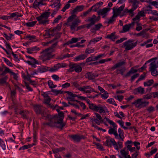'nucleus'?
Here are the masks:
<instances>
[{
	"mask_svg": "<svg viewBox=\"0 0 158 158\" xmlns=\"http://www.w3.org/2000/svg\"><path fill=\"white\" fill-rule=\"evenodd\" d=\"M115 32H113L110 35H107L106 38L111 40L113 41H114L117 38L115 35Z\"/></svg>",
	"mask_w": 158,
	"mask_h": 158,
	"instance_id": "35",
	"label": "nucleus"
},
{
	"mask_svg": "<svg viewBox=\"0 0 158 158\" xmlns=\"http://www.w3.org/2000/svg\"><path fill=\"white\" fill-rule=\"evenodd\" d=\"M76 101L78 102L79 106H80L83 109L85 110L86 108V106L84 103L80 101H77V100Z\"/></svg>",
	"mask_w": 158,
	"mask_h": 158,
	"instance_id": "55",
	"label": "nucleus"
},
{
	"mask_svg": "<svg viewBox=\"0 0 158 158\" xmlns=\"http://www.w3.org/2000/svg\"><path fill=\"white\" fill-rule=\"evenodd\" d=\"M41 115L45 117L46 120L48 121L47 124L51 127L62 129L65 125V123H63L62 118H59L57 115L52 116L47 114L45 116L44 114H42Z\"/></svg>",
	"mask_w": 158,
	"mask_h": 158,
	"instance_id": "1",
	"label": "nucleus"
},
{
	"mask_svg": "<svg viewBox=\"0 0 158 158\" xmlns=\"http://www.w3.org/2000/svg\"><path fill=\"white\" fill-rule=\"evenodd\" d=\"M107 102L110 104L114 105L115 106H117V105L114 99L113 98H109L107 100Z\"/></svg>",
	"mask_w": 158,
	"mask_h": 158,
	"instance_id": "56",
	"label": "nucleus"
},
{
	"mask_svg": "<svg viewBox=\"0 0 158 158\" xmlns=\"http://www.w3.org/2000/svg\"><path fill=\"white\" fill-rule=\"evenodd\" d=\"M28 114V112L26 110H22L19 112V114L23 118H27Z\"/></svg>",
	"mask_w": 158,
	"mask_h": 158,
	"instance_id": "38",
	"label": "nucleus"
},
{
	"mask_svg": "<svg viewBox=\"0 0 158 158\" xmlns=\"http://www.w3.org/2000/svg\"><path fill=\"white\" fill-rule=\"evenodd\" d=\"M132 7L136 9L139 6V2L137 0H129L128 1Z\"/></svg>",
	"mask_w": 158,
	"mask_h": 158,
	"instance_id": "22",
	"label": "nucleus"
},
{
	"mask_svg": "<svg viewBox=\"0 0 158 158\" xmlns=\"http://www.w3.org/2000/svg\"><path fill=\"white\" fill-rule=\"evenodd\" d=\"M56 29H55L49 30L46 32L44 36H46V37H50V36H53L55 34L54 31Z\"/></svg>",
	"mask_w": 158,
	"mask_h": 158,
	"instance_id": "29",
	"label": "nucleus"
},
{
	"mask_svg": "<svg viewBox=\"0 0 158 158\" xmlns=\"http://www.w3.org/2000/svg\"><path fill=\"white\" fill-rule=\"evenodd\" d=\"M47 49L43 50L40 53L39 57L43 62L50 60L53 57L52 51Z\"/></svg>",
	"mask_w": 158,
	"mask_h": 158,
	"instance_id": "4",
	"label": "nucleus"
},
{
	"mask_svg": "<svg viewBox=\"0 0 158 158\" xmlns=\"http://www.w3.org/2000/svg\"><path fill=\"white\" fill-rule=\"evenodd\" d=\"M135 22H133L131 23L127 24L123 26V32H126L129 31L130 29L132 28L135 26Z\"/></svg>",
	"mask_w": 158,
	"mask_h": 158,
	"instance_id": "16",
	"label": "nucleus"
},
{
	"mask_svg": "<svg viewBox=\"0 0 158 158\" xmlns=\"http://www.w3.org/2000/svg\"><path fill=\"white\" fill-rule=\"evenodd\" d=\"M150 2H148V3L151 4L152 5L154 6L157 7V6H158V2L156 1H152V0H150Z\"/></svg>",
	"mask_w": 158,
	"mask_h": 158,
	"instance_id": "54",
	"label": "nucleus"
},
{
	"mask_svg": "<svg viewBox=\"0 0 158 158\" xmlns=\"http://www.w3.org/2000/svg\"><path fill=\"white\" fill-rule=\"evenodd\" d=\"M40 5H41L40 2H37L35 0L32 5V7L35 9H36L37 8H39V6Z\"/></svg>",
	"mask_w": 158,
	"mask_h": 158,
	"instance_id": "45",
	"label": "nucleus"
},
{
	"mask_svg": "<svg viewBox=\"0 0 158 158\" xmlns=\"http://www.w3.org/2000/svg\"><path fill=\"white\" fill-rule=\"evenodd\" d=\"M89 108L90 109L94 111L97 112V109L98 107V105H97L95 104L92 103L89 105Z\"/></svg>",
	"mask_w": 158,
	"mask_h": 158,
	"instance_id": "34",
	"label": "nucleus"
},
{
	"mask_svg": "<svg viewBox=\"0 0 158 158\" xmlns=\"http://www.w3.org/2000/svg\"><path fill=\"white\" fill-rule=\"evenodd\" d=\"M60 0H55L53 3L50 6L52 8H56L57 10H58L60 6Z\"/></svg>",
	"mask_w": 158,
	"mask_h": 158,
	"instance_id": "25",
	"label": "nucleus"
},
{
	"mask_svg": "<svg viewBox=\"0 0 158 158\" xmlns=\"http://www.w3.org/2000/svg\"><path fill=\"white\" fill-rule=\"evenodd\" d=\"M104 56V54H100L94 57L92 56V57L93 59V61H95L96 60H97L98 59L102 57V56Z\"/></svg>",
	"mask_w": 158,
	"mask_h": 158,
	"instance_id": "53",
	"label": "nucleus"
},
{
	"mask_svg": "<svg viewBox=\"0 0 158 158\" xmlns=\"http://www.w3.org/2000/svg\"><path fill=\"white\" fill-rule=\"evenodd\" d=\"M41 95L43 96L44 98V102L48 105L49 107H53L52 105L50 104V101L51 100V98L48 96V94L46 93L43 92Z\"/></svg>",
	"mask_w": 158,
	"mask_h": 158,
	"instance_id": "13",
	"label": "nucleus"
},
{
	"mask_svg": "<svg viewBox=\"0 0 158 158\" xmlns=\"http://www.w3.org/2000/svg\"><path fill=\"white\" fill-rule=\"evenodd\" d=\"M4 61L6 64L7 65L10 66H12V64L6 58H3Z\"/></svg>",
	"mask_w": 158,
	"mask_h": 158,
	"instance_id": "61",
	"label": "nucleus"
},
{
	"mask_svg": "<svg viewBox=\"0 0 158 158\" xmlns=\"http://www.w3.org/2000/svg\"><path fill=\"white\" fill-rule=\"evenodd\" d=\"M81 64H77L74 69L70 70L71 71H75L76 73H79L81 71L82 69L81 67Z\"/></svg>",
	"mask_w": 158,
	"mask_h": 158,
	"instance_id": "32",
	"label": "nucleus"
},
{
	"mask_svg": "<svg viewBox=\"0 0 158 158\" xmlns=\"http://www.w3.org/2000/svg\"><path fill=\"white\" fill-rule=\"evenodd\" d=\"M71 57V55L69 54H67L63 56H59L58 58V59L60 60H62L66 58H69Z\"/></svg>",
	"mask_w": 158,
	"mask_h": 158,
	"instance_id": "46",
	"label": "nucleus"
},
{
	"mask_svg": "<svg viewBox=\"0 0 158 158\" xmlns=\"http://www.w3.org/2000/svg\"><path fill=\"white\" fill-rule=\"evenodd\" d=\"M49 69H50V67L46 66H40L38 67L37 72L40 73H42L48 71H49Z\"/></svg>",
	"mask_w": 158,
	"mask_h": 158,
	"instance_id": "23",
	"label": "nucleus"
},
{
	"mask_svg": "<svg viewBox=\"0 0 158 158\" xmlns=\"http://www.w3.org/2000/svg\"><path fill=\"white\" fill-rule=\"evenodd\" d=\"M144 88L141 87H139L138 88L135 89L134 90V93L136 94H143L144 93Z\"/></svg>",
	"mask_w": 158,
	"mask_h": 158,
	"instance_id": "28",
	"label": "nucleus"
},
{
	"mask_svg": "<svg viewBox=\"0 0 158 158\" xmlns=\"http://www.w3.org/2000/svg\"><path fill=\"white\" fill-rule=\"evenodd\" d=\"M69 137L72 138L74 141L77 142H79L81 139L85 138V137L83 135H72L69 136Z\"/></svg>",
	"mask_w": 158,
	"mask_h": 158,
	"instance_id": "17",
	"label": "nucleus"
},
{
	"mask_svg": "<svg viewBox=\"0 0 158 158\" xmlns=\"http://www.w3.org/2000/svg\"><path fill=\"white\" fill-rule=\"evenodd\" d=\"M102 39V37H98L93 39H91L89 42V45L90 44L92 43H96L101 40Z\"/></svg>",
	"mask_w": 158,
	"mask_h": 158,
	"instance_id": "37",
	"label": "nucleus"
},
{
	"mask_svg": "<svg viewBox=\"0 0 158 158\" xmlns=\"http://www.w3.org/2000/svg\"><path fill=\"white\" fill-rule=\"evenodd\" d=\"M67 93L69 94V95L70 97H68V98L69 99L70 101H73L74 98H73L76 97L77 95L75 94H73L72 93L69 92H67Z\"/></svg>",
	"mask_w": 158,
	"mask_h": 158,
	"instance_id": "47",
	"label": "nucleus"
},
{
	"mask_svg": "<svg viewBox=\"0 0 158 158\" xmlns=\"http://www.w3.org/2000/svg\"><path fill=\"white\" fill-rule=\"evenodd\" d=\"M102 26V24L100 23L95 25L94 30L96 31L98 30Z\"/></svg>",
	"mask_w": 158,
	"mask_h": 158,
	"instance_id": "63",
	"label": "nucleus"
},
{
	"mask_svg": "<svg viewBox=\"0 0 158 158\" xmlns=\"http://www.w3.org/2000/svg\"><path fill=\"white\" fill-rule=\"evenodd\" d=\"M149 70L151 72V74L153 76H156L158 75V70L156 69L158 68V65L154 62L151 63L150 64Z\"/></svg>",
	"mask_w": 158,
	"mask_h": 158,
	"instance_id": "9",
	"label": "nucleus"
},
{
	"mask_svg": "<svg viewBox=\"0 0 158 158\" xmlns=\"http://www.w3.org/2000/svg\"><path fill=\"white\" fill-rule=\"evenodd\" d=\"M121 11H120L119 10L118 8L116 9L115 10H114V15H116V17H117V16L120 14V13H121Z\"/></svg>",
	"mask_w": 158,
	"mask_h": 158,
	"instance_id": "64",
	"label": "nucleus"
},
{
	"mask_svg": "<svg viewBox=\"0 0 158 158\" xmlns=\"http://www.w3.org/2000/svg\"><path fill=\"white\" fill-rule=\"evenodd\" d=\"M120 153L121 156L124 158H131L129 154V151L128 149L125 147L120 151Z\"/></svg>",
	"mask_w": 158,
	"mask_h": 158,
	"instance_id": "18",
	"label": "nucleus"
},
{
	"mask_svg": "<svg viewBox=\"0 0 158 158\" xmlns=\"http://www.w3.org/2000/svg\"><path fill=\"white\" fill-rule=\"evenodd\" d=\"M36 113L40 114L41 113V106L40 105H35L34 107Z\"/></svg>",
	"mask_w": 158,
	"mask_h": 158,
	"instance_id": "40",
	"label": "nucleus"
},
{
	"mask_svg": "<svg viewBox=\"0 0 158 158\" xmlns=\"http://www.w3.org/2000/svg\"><path fill=\"white\" fill-rule=\"evenodd\" d=\"M86 75L87 76V78L90 80H93L98 76V74L91 72L87 73Z\"/></svg>",
	"mask_w": 158,
	"mask_h": 158,
	"instance_id": "26",
	"label": "nucleus"
},
{
	"mask_svg": "<svg viewBox=\"0 0 158 158\" xmlns=\"http://www.w3.org/2000/svg\"><path fill=\"white\" fill-rule=\"evenodd\" d=\"M118 137L116 139L119 140L120 141H123L124 138V133L123 130L121 128H119L118 130Z\"/></svg>",
	"mask_w": 158,
	"mask_h": 158,
	"instance_id": "24",
	"label": "nucleus"
},
{
	"mask_svg": "<svg viewBox=\"0 0 158 158\" xmlns=\"http://www.w3.org/2000/svg\"><path fill=\"white\" fill-rule=\"evenodd\" d=\"M9 36L8 35L6 34H4V37H5L7 40H11L13 36V35L12 34H9Z\"/></svg>",
	"mask_w": 158,
	"mask_h": 158,
	"instance_id": "58",
	"label": "nucleus"
},
{
	"mask_svg": "<svg viewBox=\"0 0 158 158\" xmlns=\"http://www.w3.org/2000/svg\"><path fill=\"white\" fill-rule=\"evenodd\" d=\"M80 39L76 38H73L71 40L69 41L66 44L67 45H69L70 44H72L74 43H75L77 42L78 40H80Z\"/></svg>",
	"mask_w": 158,
	"mask_h": 158,
	"instance_id": "39",
	"label": "nucleus"
},
{
	"mask_svg": "<svg viewBox=\"0 0 158 158\" xmlns=\"http://www.w3.org/2000/svg\"><path fill=\"white\" fill-rule=\"evenodd\" d=\"M71 84L73 85L75 88H77L79 90V88L80 87H81L80 86L79 84L76 81H71Z\"/></svg>",
	"mask_w": 158,
	"mask_h": 158,
	"instance_id": "52",
	"label": "nucleus"
},
{
	"mask_svg": "<svg viewBox=\"0 0 158 158\" xmlns=\"http://www.w3.org/2000/svg\"><path fill=\"white\" fill-rule=\"evenodd\" d=\"M98 111L100 114L109 112L108 109L105 106H102L100 104H98V107L97 109V112Z\"/></svg>",
	"mask_w": 158,
	"mask_h": 158,
	"instance_id": "20",
	"label": "nucleus"
},
{
	"mask_svg": "<svg viewBox=\"0 0 158 158\" xmlns=\"http://www.w3.org/2000/svg\"><path fill=\"white\" fill-rule=\"evenodd\" d=\"M90 121L92 122V126L94 127L95 128L98 130H100V128L96 125L95 123L99 125L100 124V121L99 119L95 118L94 116H93L92 118H90Z\"/></svg>",
	"mask_w": 158,
	"mask_h": 158,
	"instance_id": "14",
	"label": "nucleus"
},
{
	"mask_svg": "<svg viewBox=\"0 0 158 158\" xmlns=\"http://www.w3.org/2000/svg\"><path fill=\"white\" fill-rule=\"evenodd\" d=\"M105 143L106 144V146L108 147H111L112 145L116 150H118V147L117 143L113 138H110V137L107 138Z\"/></svg>",
	"mask_w": 158,
	"mask_h": 158,
	"instance_id": "10",
	"label": "nucleus"
},
{
	"mask_svg": "<svg viewBox=\"0 0 158 158\" xmlns=\"http://www.w3.org/2000/svg\"><path fill=\"white\" fill-rule=\"evenodd\" d=\"M11 70L9 69L7 67H5V69L4 71L2 72V73H1V74L0 76H4L7 73H10Z\"/></svg>",
	"mask_w": 158,
	"mask_h": 158,
	"instance_id": "48",
	"label": "nucleus"
},
{
	"mask_svg": "<svg viewBox=\"0 0 158 158\" xmlns=\"http://www.w3.org/2000/svg\"><path fill=\"white\" fill-rule=\"evenodd\" d=\"M48 84L49 87L51 88H54L56 87V85H54L53 82L51 80H49L48 81Z\"/></svg>",
	"mask_w": 158,
	"mask_h": 158,
	"instance_id": "49",
	"label": "nucleus"
},
{
	"mask_svg": "<svg viewBox=\"0 0 158 158\" xmlns=\"http://www.w3.org/2000/svg\"><path fill=\"white\" fill-rule=\"evenodd\" d=\"M84 6L83 5L78 6L76 7L73 10V13H75L77 12H80L82 11L84 9Z\"/></svg>",
	"mask_w": 158,
	"mask_h": 158,
	"instance_id": "36",
	"label": "nucleus"
},
{
	"mask_svg": "<svg viewBox=\"0 0 158 158\" xmlns=\"http://www.w3.org/2000/svg\"><path fill=\"white\" fill-rule=\"evenodd\" d=\"M110 10V8L105 7L99 10L98 12V13L99 15L102 16L103 18H104L107 15L108 12Z\"/></svg>",
	"mask_w": 158,
	"mask_h": 158,
	"instance_id": "19",
	"label": "nucleus"
},
{
	"mask_svg": "<svg viewBox=\"0 0 158 158\" xmlns=\"http://www.w3.org/2000/svg\"><path fill=\"white\" fill-rule=\"evenodd\" d=\"M104 94H101V97L104 99H106L109 97L108 94L106 91V93H103Z\"/></svg>",
	"mask_w": 158,
	"mask_h": 158,
	"instance_id": "60",
	"label": "nucleus"
},
{
	"mask_svg": "<svg viewBox=\"0 0 158 158\" xmlns=\"http://www.w3.org/2000/svg\"><path fill=\"white\" fill-rule=\"evenodd\" d=\"M104 119L107 121L108 123L113 127V128L110 129L108 131V133L110 135L113 134L115 136V138H118V133L116 128L117 127L116 124L112 121L110 120L109 118L105 117Z\"/></svg>",
	"mask_w": 158,
	"mask_h": 158,
	"instance_id": "5",
	"label": "nucleus"
},
{
	"mask_svg": "<svg viewBox=\"0 0 158 158\" xmlns=\"http://www.w3.org/2000/svg\"><path fill=\"white\" fill-rule=\"evenodd\" d=\"M125 64V62L124 61L119 62L115 64L112 66L111 69L114 70L116 68L119 67Z\"/></svg>",
	"mask_w": 158,
	"mask_h": 158,
	"instance_id": "31",
	"label": "nucleus"
},
{
	"mask_svg": "<svg viewBox=\"0 0 158 158\" xmlns=\"http://www.w3.org/2000/svg\"><path fill=\"white\" fill-rule=\"evenodd\" d=\"M132 40H129L123 43L122 48H125L126 50H131L136 45V43H132Z\"/></svg>",
	"mask_w": 158,
	"mask_h": 158,
	"instance_id": "7",
	"label": "nucleus"
},
{
	"mask_svg": "<svg viewBox=\"0 0 158 158\" xmlns=\"http://www.w3.org/2000/svg\"><path fill=\"white\" fill-rule=\"evenodd\" d=\"M100 19L99 16L97 17L93 15L91 17H89L88 19L86 20V22H90L92 24L94 25L96 23L98 22Z\"/></svg>",
	"mask_w": 158,
	"mask_h": 158,
	"instance_id": "15",
	"label": "nucleus"
},
{
	"mask_svg": "<svg viewBox=\"0 0 158 158\" xmlns=\"http://www.w3.org/2000/svg\"><path fill=\"white\" fill-rule=\"evenodd\" d=\"M149 102L146 101H143V98H139L132 103L135 106L141 109L148 106L149 104Z\"/></svg>",
	"mask_w": 158,
	"mask_h": 158,
	"instance_id": "6",
	"label": "nucleus"
},
{
	"mask_svg": "<svg viewBox=\"0 0 158 158\" xmlns=\"http://www.w3.org/2000/svg\"><path fill=\"white\" fill-rule=\"evenodd\" d=\"M87 56L85 54H81L75 57L74 58V61H78L83 60L85 59Z\"/></svg>",
	"mask_w": 158,
	"mask_h": 158,
	"instance_id": "27",
	"label": "nucleus"
},
{
	"mask_svg": "<svg viewBox=\"0 0 158 158\" xmlns=\"http://www.w3.org/2000/svg\"><path fill=\"white\" fill-rule=\"evenodd\" d=\"M95 51V49L94 48H87L85 51V53L86 54H90L93 53Z\"/></svg>",
	"mask_w": 158,
	"mask_h": 158,
	"instance_id": "51",
	"label": "nucleus"
},
{
	"mask_svg": "<svg viewBox=\"0 0 158 158\" xmlns=\"http://www.w3.org/2000/svg\"><path fill=\"white\" fill-rule=\"evenodd\" d=\"M116 17V15L113 14V16L108 19L106 22L109 24H112L115 20Z\"/></svg>",
	"mask_w": 158,
	"mask_h": 158,
	"instance_id": "33",
	"label": "nucleus"
},
{
	"mask_svg": "<svg viewBox=\"0 0 158 158\" xmlns=\"http://www.w3.org/2000/svg\"><path fill=\"white\" fill-rule=\"evenodd\" d=\"M0 146L5 150L6 149V145L4 141L0 138Z\"/></svg>",
	"mask_w": 158,
	"mask_h": 158,
	"instance_id": "44",
	"label": "nucleus"
},
{
	"mask_svg": "<svg viewBox=\"0 0 158 158\" xmlns=\"http://www.w3.org/2000/svg\"><path fill=\"white\" fill-rule=\"evenodd\" d=\"M52 91L56 95L58 94H63V91L61 90H57L56 89H53Z\"/></svg>",
	"mask_w": 158,
	"mask_h": 158,
	"instance_id": "59",
	"label": "nucleus"
},
{
	"mask_svg": "<svg viewBox=\"0 0 158 158\" xmlns=\"http://www.w3.org/2000/svg\"><path fill=\"white\" fill-rule=\"evenodd\" d=\"M51 14V12L46 11L43 13L41 15L36 18V19L40 24L46 25L49 23L48 18Z\"/></svg>",
	"mask_w": 158,
	"mask_h": 158,
	"instance_id": "3",
	"label": "nucleus"
},
{
	"mask_svg": "<svg viewBox=\"0 0 158 158\" xmlns=\"http://www.w3.org/2000/svg\"><path fill=\"white\" fill-rule=\"evenodd\" d=\"M62 16L60 15H58L57 17L55 18L53 21V23H57L61 19Z\"/></svg>",
	"mask_w": 158,
	"mask_h": 158,
	"instance_id": "57",
	"label": "nucleus"
},
{
	"mask_svg": "<svg viewBox=\"0 0 158 158\" xmlns=\"http://www.w3.org/2000/svg\"><path fill=\"white\" fill-rule=\"evenodd\" d=\"M9 16L10 19L12 18L15 17H20L22 16V15H21V14H19L18 12H15L10 14V15Z\"/></svg>",
	"mask_w": 158,
	"mask_h": 158,
	"instance_id": "41",
	"label": "nucleus"
},
{
	"mask_svg": "<svg viewBox=\"0 0 158 158\" xmlns=\"http://www.w3.org/2000/svg\"><path fill=\"white\" fill-rule=\"evenodd\" d=\"M99 6H98V4H96L93 6L90 9H92V10L94 11H96L99 9Z\"/></svg>",
	"mask_w": 158,
	"mask_h": 158,
	"instance_id": "62",
	"label": "nucleus"
},
{
	"mask_svg": "<svg viewBox=\"0 0 158 158\" xmlns=\"http://www.w3.org/2000/svg\"><path fill=\"white\" fill-rule=\"evenodd\" d=\"M15 89L13 90H11L10 96L12 99H13L15 97L16 95V89H20V88L16 85H15Z\"/></svg>",
	"mask_w": 158,
	"mask_h": 158,
	"instance_id": "30",
	"label": "nucleus"
},
{
	"mask_svg": "<svg viewBox=\"0 0 158 158\" xmlns=\"http://www.w3.org/2000/svg\"><path fill=\"white\" fill-rule=\"evenodd\" d=\"M27 52L29 54H32L35 53L38 51L40 50V48L36 46H34L30 48H27Z\"/></svg>",
	"mask_w": 158,
	"mask_h": 158,
	"instance_id": "21",
	"label": "nucleus"
},
{
	"mask_svg": "<svg viewBox=\"0 0 158 158\" xmlns=\"http://www.w3.org/2000/svg\"><path fill=\"white\" fill-rule=\"evenodd\" d=\"M37 22L36 21H32L26 23V25L28 27H32L34 26Z\"/></svg>",
	"mask_w": 158,
	"mask_h": 158,
	"instance_id": "50",
	"label": "nucleus"
},
{
	"mask_svg": "<svg viewBox=\"0 0 158 158\" xmlns=\"http://www.w3.org/2000/svg\"><path fill=\"white\" fill-rule=\"evenodd\" d=\"M67 64L65 63H60L55 64L53 67L50 68L49 71L51 72H54L57 71L61 68H65L67 66Z\"/></svg>",
	"mask_w": 158,
	"mask_h": 158,
	"instance_id": "11",
	"label": "nucleus"
},
{
	"mask_svg": "<svg viewBox=\"0 0 158 158\" xmlns=\"http://www.w3.org/2000/svg\"><path fill=\"white\" fill-rule=\"evenodd\" d=\"M154 81L153 79H151L147 82L144 83V85L145 86H150L153 83Z\"/></svg>",
	"mask_w": 158,
	"mask_h": 158,
	"instance_id": "42",
	"label": "nucleus"
},
{
	"mask_svg": "<svg viewBox=\"0 0 158 158\" xmlns=\"http://www.w3.org/2000/svg\"><path fill=\"white\" fill-rule=\"evenodd\" d=\"M79 90L83 92L84 94H89L91 93L92 91H94V89L89 85H85L80 87Z\"/></svg>",
	"mask_w": 158,
	"mask_h": 158,
	"instance_id": "12",
	"label": "nucleus"
},
{
	"mask_svg": "<svg viewBox=\"0 0 158 158\" xmlns=\"http://www.w3.org/2000/svg\"><path fill=\"white\" fill-rule=\"evenodd\" d=\"M8 79L7 76H5L4 77L0 78V84L3 85L6 83V81Z\"/></svg>",
	"mask_w": 158,
	"mask_h": 158,
	"instance_id": "43",
	"label": "nucleus"
},
{
	"mask_svg": "<svg viewBox=\"0 0 158 158\" xmlns=\"http://www.w3.org/2000/svg\"><path fill=\"white\" fill-rule=\"evenodd\" d=\"M81 22L79 18L77 17L76 15H73L69 17L65 24L67 26L70 27L71 30L74 31Z\"/></svg>",
	"mask_w": 158,
	"mask_h": 158,
	"instance_id": "2",
	"label": "nucleus"
},
{
	"mask_svg": "<svg viewBox=\"0 0 158 158\" xmlns=\"http://www.w3.org/2000/svg\"><path fill=\"white\" fill-rule=\"evenodd\" d=\"M57 43V38H55L49 41L43 42L42 44L44 46H48L49 44H52V45L51 47L47 49L49 50V51H52V53L55 51L54 48L56 46Z\"/></svg>",
	"mask_w": 158,
	"mask_h": 158,
	"instance_id": "8",
	"label": "nucleus"
}]
</instances>
